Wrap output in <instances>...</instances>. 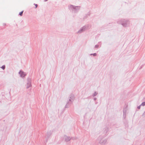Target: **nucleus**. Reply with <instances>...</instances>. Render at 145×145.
<instances>
[{
  "instance_id": "9b49d317",
  "label": "nucleus",
  "mask_w": 145,
  "mask_h": 145,
  "mask_svg": "<svg viewBox=\"0 0 145 145\" xmlns=\"http://www.w3.org/2000/svg\"><path fill=\"white\" fill-rule=\"evenodd\" d=\"M99 47V45H96L95 46V48H98Z\"/></svg>"
},
{
  "instance_id": "39448f33",
  "label": "nucleus",
  "mask_w": 145,
  "mask_h": 145,
  "mask_svg": "<svg viewBox=\"0 0 145 145\" xmlns=\"http://www.w3.org/2000/svg\"><path fill=\"white\" fill-rule=\"evenodd\" d=\"M72 139V138H71L69 137H68L67 136H65V141L67 142L69 141Z\"/></svg>"
},
{
  "instance_id": "ddd939ff",
  "label": "nucleus",
  "mask_w": 145,
  "mask_h": 145,
  "mask_svg": "<svg viewBox=\"0 0 145 145\" xmlns=\"http://www.w3.org/2000/svg\"><path fill=\"white\" fill-rule=\"evenodd\" d=\"M140 106H140H138L137 107V108H138V109H140V106Z\"/></svg>"
},
{
  "instance_id": "f257e3e1",
  "label": "nucleus",
  "mask_w": 145,
  "mask_h": 145,
  "mask_svg": "<svg viewBox=\"0 0 145 145\" xmlns=\"http://www.w3.org/2000/svg\"><path fill=\"white\" fill-rule=\"evenodd\" d=\"M74 96L72 94L70 95L69 100L67 102V103L65 105V108H68L69 106L71 105L74 101Z\"/></svg>"
},
{
  "instance_id": "6e6552de",
  "label": "nucleus",
  "mask_w": 145,
  "mask_h": 145,
  "mask_svg": "<svg viewBox=\"0 0 145 145\" xmlns=\"http://www.w3.org/2000/svg\"><path fill=\"white\" fill-rule=\"evenodd\" d=\"M97 94V93L95 91L94 92V94H93V96H96Z\"/></svg>"
},
{
  "instance_id": "4468645a",
  "label": "nucleus",
  "mask_w": 145,
  "mask_h": 145,
  "mask_svg": "<svg viewBox=\"0 0 145 145\" xmlns=\"http://www.w3.org/2000/svg\"><path fill=\"white\" fill-rule=\"evenodd\" d=\"M35 8H37L38 6L36 4H35Z\"/></svg>"
},
{
  "instance_id": "423d86ee",
  "label": "nucleus",
  "mask_w": 145,
  "mask_h": 145,
  "mask_svg": "<svg viewBox=\"0 0 145 145\" xmlns=\"http://www.w3.org/2000/svg\"><path fill=\"white\" fill-rule=\"evenodd\" d=\"M145 105V102H143L140 105V106H144Z\"/></svg>"
},
{
  "instance_id": "0eeeda50",
  "label": "nucleus",
  "mask_w": 145,
  "mask_h": 145,
  "mask_svg": "<svg viewBox=\"0 0 145 145\" xmlns=\"http://www.w3.org/2000/svg\"><path fill=\"white\" fill-rule=\"evenodd\" d=\"M5 65H3L1 67V68L3 70H4L5 69Z\"/></svg>"
},
{
  "instance_id": "2eb2a0df",
  "label": "nucleus",
  "mask_w": 145,
  "mask_h": 145,
  "mask_svg": "<svg viewBox=\"0 0 145 145\" xmlns=\"http://www.w3.org/2000/svg\"><path fill=\"white\" fill-rule=\"evenodd\" d=\"M96 98H94V100L95 101V100H96Z\"/></svg>"
},
{
  "instance_id": "f03ea898",
  "label": "nucleus",
  "mask_w": 145,
  "mask_h": 145,
  "mask_svg": "<svg viewBox=\"0 0 145 145\" xmlns=\"http://www.w3.org/2000/svg\"><path fill=\"white\" fill-rule=\"evenodd\" d=\"M98 140L99 143L102 145H105L107 142V140L106 139L104 138L101 136H99L98 137Z\"/></svg>"
},
{
  "instance_id": "9d476101",
  "label": "nucleus",
  "mask_w": 145,
  "mask_h": 145,
  "mask_svg": "<svg viewBox=\"0 0 145 145\" xmlns=\"http://www.w3.org/2000/svg\"><path fill=\"white\" fill-rule=\"evenodd\" d=\"M123 117L125 118L126 117V115H125V113L124 112V111H123Z\"/></svg>"
},
{
  "instance_id": "f8f14e48",
  "label": "nucleus",
  "mask_w": 145,
  "mask_h": 145,
  "mask_svg": "<svg viewBox=\"0 0 145 145\" xmlns=\"http://www.w3.org/2000/svg\"><path fill=\"white\" fill-rule=\"evenodd\" d=\"M23 12V11H22V12H20V13L19 14H20V16H22Z\"/></svg>"
},
{
  "instance_id": "20e7f679",
  "label": "nucleus",
  "mask_w": 145,
  "mask_h": 145,
  "mask_svg": "<svg viewBox=\"0 0 145 145\" xmlns=\"http://www.w3.org/2000/svg\"><path fill=\"white\" fill-rule=\"evenodd\" d=\"M31 86V80L30 79L28 80V82L27 84L26 88L28 89Z\"/></svg>"
},
{
  "instance_id": "7ed1b4c3",
  "label": "nucleus",
  "mask_w": 145,
  "mask_h": 145,
  "mask_svg": "<svg viewBox=\"0 0 145 145\" xmlns=\"http://www.w3.org/2000/svg\"><path fill=\"white\" fill-rule=\"evenodd\" d=\"M19 74H20L21 77H23L25 76L26 74L25 72H24L23 71H20V72H19Z\"/></svg>"
},
{
  "instance_id": "1a4fd4ad",
  "label": "nucleus",
  "mask_w": 145,
  "mask_h": 145,
  "mask_svg": "<svg viewBox=\"0 0 145 145\" xmlns=\"http://www.w3.org/2000/svg\"><path fill=\"white\" fill-rule=\"evenodd\" d=\"M91 55H93L94 56H95L97 55V54L96 53H95L94 54H90Z\"/></svg>"
}]
</instances>
